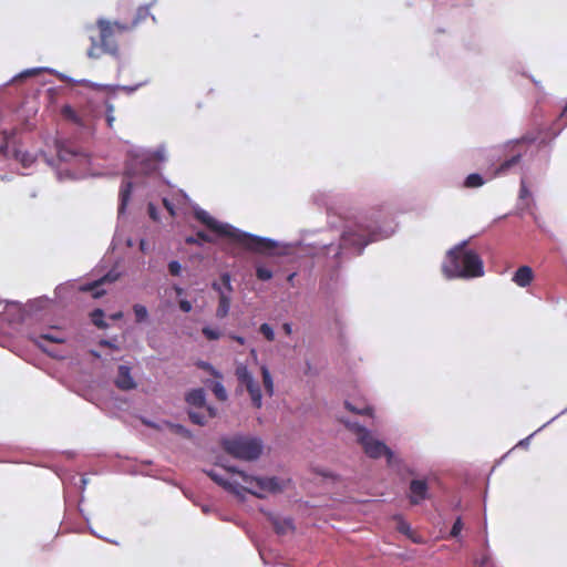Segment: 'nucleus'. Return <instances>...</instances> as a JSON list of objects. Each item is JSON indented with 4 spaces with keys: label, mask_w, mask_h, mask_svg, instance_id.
I'll use <instances>...</instances> for the list:
<instances>
[{
    "label": "nucleus",
    "mask_w": 567,
    "mask_h": 567,
    "mask_svg": "<svg viewBox=\"0 0 567 567\" xmlns=\"http://www.w3.org/2000/svg\"><path fill=\"white\" fill-rule=\"evenodd\" d=\"M131 30L132 25L104 18L97 19L94 27H87V31L91 32L87 56L90 59H99L102 54L117 56L120 52L118 38Z\"/></svg>",
    "instance_id": "obj_1"
},
{
    "label": "nucleus",
    "mask_w": 567,
    "mask_h": 567,
    "mask_svg": "<svg viewBox=\"0 0 567 567\" xmlns=\"http://www.w3.org/2000/svg\"><path fill=\"white\" fill-rule=\"evenodd\" d=\"M194 215L195 218L203 225H205L209 230L220 236L233 239L235 243L239 244L240 246L248 250L256 252H265L272 250L277 247V243L272 239L250 235L240 231L228 224L218 223L204 209H196Z\"/></svg>",
    "instance_id": "obj_2"
},
{
    "label": "nucleus",
    "mask_w": 567,
    "mask_h": 567,
    "mask_svg": "<svg viewBox=\"0 0 567 567\" xmlns=\"http://www.w3.org/2000/svg\"><path fill=\"white\" fill-rule=\"evenodd\" d=\"M442 271L447 278H475L484 274L483 260L463 241L446 254Z\"/></svg>",
    "instance_id": "obj_3"
},
{
    "label": "nucleus",
    "mask_w": 567,
    "mask_h": 567,
    "mask_svg": "<svg viewBox=\"0 0 567 567\" xmlns=\"http://www.w3.org/2000/svg\"><path fill=\"white\" fill-rule=\"evenodd\" d=\"M229 473L236 474L241 478L245 485L240 484V495L243 492L264 498L269 493H278L284 489V484L277 477H256L247 475L245 472L237 471L235 467H225Z\"/></svg>",
    "instance_id": "obj_4"
},
{
    "label": "nucleus",
    "mask_w": 567,
    "mask_h": 567,
    "mask_svg": "<svg viewBox=\"0 0 567 567\" xmlns=\"http://www.w3.org/2000/svg\"><path fill=\"white\" fill-rule=\"evenodd\" d=\"M221 446L227 454L244 461L257 460L262 452L261 441L247 436L225 439Z\"/></svg>",
    "instance_id": "obj_5"
},
{
    "label": "nucleus",
    "mask_w": 567,
    "mask_h": 567,
    "mask_svg": "<svg viewBox=\"0 0 567 567\" xmlns=\"http://www.w3.org/2000/svg\"><path fill=\"white\" fill-rule=\"evenodd\" d=\"M346 426L352 431L358 439V442L362 445L364 453L372 457L379 458L383 455L389 458L392 457L391 450L381 441L373 439L370 431H368L364 426L350 421H343Z\"/></svg>",
    "instance_id": "obj_6"
},
{
    "label": "nucleus",
    "mask_w": 567,
    "mask_h": 567,
    "mask_svg": "<svg viewBox=\"0 0 567 567\" xmlns=\"http://www.w3.org/2000/svg\"><path fill=\"white\" fill-rule=\"evenodd\" d=\"M374 239V230L370 228L361 229V227L358 226V230L348 229L342 234L340 246L342 248H355L361 252L362 249Z\"/></svg>",
    "instance_id": "obj_7"
},
{
    "label": "nucleus",
    "mask_w": 567,
    "mask_h": 567,
    "mask_svg": "<svg viewBox=\"0 0 567 567\" xmlns=\"http://www.w3.org/2000/svg\"><path fill=\"white\" fill-rule=\"evenodd\" d=\"M238 382L244 385L250 395L252 405L256 409H260L262 405V395L259 383L254 379L248 368L244 364H239L235 370Z\"/></svg>",
    "instance_id": "obj_8"
},
{
    "label": "nucleus",
    "mask_w": 567,
    "mask_h": 567,
    "mask_svg": "<svg viewBox=\"0 0 567 567\" xmlns=\"http://www.w3.org/2000/svg\"><path fill=\"white\" fill-rule=\"evenodd\" d=\"M158 155H136L126 167L127 176L150 175L157 171Z\"/></svg>",
    "instance_id": "obj_9"
},
{
    "label": "nucleus",
    "mask_w": 567,
    "mask_h": 567,
    "mask_svg": "<svg viewBox=\"0 0 567 567\" xmlns=\"http://www.w3.org/2000/svg\"><path fill=\"white\" fill-rule=\"evenodd\" d=\"M0 154L7 158H14L24 167H29L35 159L34 156L27 151L11 146L10 136L6 133H3V137L0 140Z\"/></svg>",
    "instance_id": "obj_10"
},
{
    "label": "nucleus",
    "mask_w": 567,
    "mask_h": 567,
    "mask_svg": "<svg viewBox=\"0 0 567 567\" xmlns=\"http://www.w3.org/2000/svg\"><path fill=\"white\" fill-rule=\"evenodd\" d=\"M31 340L43 352L48 353L51 357H54L53 352L45 346V342L64 343L66 338L60 330L51 329L48 332L41 333L35 337H31Z\"/></svg>",
    "instance_id": "obj_11"
},
{
    "label": "nucleus",
    "mask_w": 567,
    "mask_h": 567,
    "mask_svg": "<svg viewBox=\"0 0 567 567\" xmlns=\"http://www.w3.org/2000/svg\"><path fill=\"white\" fill-rule=\"evenodd\" d=\"M427 484L423 480H412L410 483L409 499L412 505H419L427 498Z\"/></svg>",
    "instance_id": "obj_12"
},
{
    "label": "nucleus",
    "mask_w": 567,
    "mask_h": 567,
    "mask_svg": "<svg viewBox=\"0 0 567 567\" xmlns=\"http://www.w3.org/2000/svg\"><path fill=\"white\" fill-rule=\"evenodd\" d=\"M117 389L128 391L136 388V382L131 375V369L127 365H120L117 369V377L114 381Z\"/></svg>",
    "instance_id": "obj_13"
},
{
    "label": "nucleus",
    "mask_w": 567,
    "mask_h": 567,
    "mask_svg": "<svg viewBox=\"0 0 567 567\" xmlns=\"http://www.w3.org/2000/svg\"><path fill=\"white\" fill-rule=\"evenodd\" d=\"M212 287L214 290H216L219 293L218 306L216 309V318H218L220 320L225 319L228 316L229 309H230V301H231L230 295H227L221 289V287L218 282H213Z\"/></svg>",
    "instance_id": "obj_14"
},
{
    "label": "nucleus",
    "mask_w": 567,
    "mask_h": 567,
    "mask_svg": "<svg viewBox=\"0 0 567 567\" xmlns=\"http://www.w3.org/2000/svg\"><path fill=\"white\" fill-rule=\"evenodd\" d=\"M207 476H209L216 484L220 485L225 489L240 495V483L237 480H225L221 475H219L215 470L205 471Z\"/></svg>",
    "instance_id": "obj_15"
},
{
    "label": "nucleus",
    "mask_w": 567,
    "mask_h": 567,
    "mask_svg": "<svg viewBox=\"0 0 567 567\" xmlns=\"http://www.w3.org/2000/svg\"><path fill=\"white\" fill-rule=\"evenodd\" d=\"M523 157V152L517 151L513 152L509 157L505 158L499 166L495 169L493 176H502L506 175L513 167L517 166L520 163Z\"/></svg>",
    "instance_id": "obj_16"
},
{
    "label": "nucleus",
    "mask_w": 567,
    "mask_h": 567,
    "mask_svg": "<svg viewBox=\"0 0 567 567\" xmlns=\"http://www.w3.org/2000/svg\"><path fill=\"white\" fill-rule=\"evenodd\" d=\"M534 279V271L529 266H520L513 276V281L522 288L528 287Z\"/></svg>",
    "instance_id": "obj_17"
},
{
    "label": "nucleus",
    "mask_w": 567,
    "mask_h": 567,
    "mask_svg": "<svg viewBox=\"0 0 567 567\" xmlns=\"http://www.w3.org/2000/svg\"><path fill=\"white\" fill-rule=\"evenodd\" d=\"M204 409L205 412H197L193 410L188 412V417L194 424L205 425L208 419H213L216 416L217 410L214 406L208 405Z\"/></svg>",
    "instance_id": "obj_18"
},
{
    "label": "nucleus",
    "mask_w": 567,
    "mask_h": 567,
    "mask_svg": "<svg viewBox=\"0 0 567 567\" xmlns=\"http://www.w3.org/2000/svg\"><path fill=\"white\" fill-rule=\"evenodd\" d=\"M186 402L194 408H206L205 391L203 389H194L186 395Z\"/></svg>",
    "instance_id": "obj_19"
},
{
    "label": "nucleus",
    "mask_w": 567,
    "mask_h": 567,
    "mask_svg": "<svg viewBox=\"0 0 567 567\" xmlns=\"http://www.w3.org/2000/svg\"><path fill=\"white\" fill-rule=\"evenodd\" d=\"M133 184L130 181H123L121 189H120V206L118 213H123L126 208V205L130 200L132 193Z\"/></svg>",
    "instance_id": "obj_20"
},
{
    "label": "nucleus",
    "mask_w": 567,
    "mask_h": 567,
    "mask_svg": "<svg viewBox=\"0 0 567 567\" xmlns=\"http://www.w3.org/2000/svg\"><path fill=\"white\" fill-rule=\"evenodd\" d=\"M344 406L348 411L360 414V415H372V408L365 402H359L358 404H353L350 401L344 402Z\"/></svg>",
    "instance_id": "obj_21"
},
{
    "label": "nucleus",
    "mask_w": 567,
    "mask_h": 567,
    "mask_svg": "<svg viewBox=\"0 0 567 567\" xmlns=\"http://www.w3.org/2000/svg\"><path fill=\"white\" fill-rule=\"evenodd\" d=\"M260 371L262 375L265 391L269 396H271L274 394V381L270 371L266 365H262L260 368Z\"/></svg>",
    "instance_id": "obj_22"
},
{
    "label": "nucleus",
    "mask_w": 567,
    "mask_h": 567,
    "mask_svg": "<svg viewBox=\"0 0 567 567\" xmlns=\"http://www.w3.org/2000/svg\"><path fill=\"white\" fill-rule=\"evenodd\" d=\"M272 525L277 534H286L288 530L293 529L291 519L280 520L276 518L274 519Z\"/></svg>",
    "instance_id": "obj_23"
},
{
    "label": "nucleus",
    "mask_w": 567,
    "mask_h": 567,
    "mask_svg": "<svg viewBox=\"0 0 567 567\" xmlns=\"http://www.w3.org/2000/svg\"><path fill=\"white\" fill-rule=\"evenodd\" d=\"M61 115L72 122V123H75V124H81V118L79 116V114L76 113V111L70 106V105H64L62 109H61Z\"/></svg>",
    "instance_id": "obj_24"
},
{
    "label": "nucleus",
    "mask_w": 567,
    "mask_h": 567,
    "mask_svg": "<svg viewBox=\"0 0 567 567\" xmlns=\"http://www.w3.org/2000/svg\"><path fill=\"white\" fill-rule=\"evenodd\" d=\"M148 16H150L148 9L146 7H140L136 10L134 19L131 22L126 23V24L127 25H132V30H133L134 28H136L138 25V23L141 21L146 20Z\"/></svg>",
    "instance_id": "obj_25"
},
{
    "label": "nucleus",
    "mask_w": 567,
    "mask_h": 567,
    "mask_svg": "<svg viewBox=\"0 0 567 567\" xmlns=\"http://www.w3.org/2000/svg\"><path fill=\"white\" fill-rule=\"evenodd\" d=\"M483 184H484V179L477 173L470 174L464 182V186L467 188H476V187L482 186Z\"/></svg>",
    "instance_id": "obj_26"
},
{
    "label": "nucleus",
    "mask_w": 567,
    "mask_h": 567,
    "mask_svg": "<svg viewBox=\"0 0 567 567\" xmlns=\"http://www.w3.org/2000/svg\"><path fill=\"white\" fill-rule=\"evenodd\" d=\"M104 312L102 309H95L91 312V320L97 328L104 329L107 324L104 321Z\"/></svg>",
    "instance_id": "obj_27"
},
{
    "label": "nucleus",
    "mask_w": 567,
    "mask_h": 567,
    "mask_svg": "<svg viewBox=\"0 0 567 567\" xmlns=\"http://www.w3.org/2000/svg\"><path fill=\"white\" fill-rule=\"evenodd\" d=\"M212 391L216 399L221 402L226 401L228 398L227 391L220 382H214L212 385Z\"/></svg>",
    "instance_id": "obj_28"
},
{
    "label": "nucleus",
    "mask_w": 567,
    "mask_h": 567,
    "mask_svg": "<svg viewBox=\"0 0 567 567\" xmlns=\"http://www.w3.org/2000/svg\"><path fill=\"white\" fill-rule=\"evenodd\" d=\"M274 276V272L271 269L262 266V265H256V277L261 281L270 280Z\"/></svg>",
    "instance_id": "obj_29"
},
{
    "label": "nucleus",
    "mask_w": 567,
    "mask_h": 567,
    "mask_svg": "<svg viewBox=\"0 0 567 567\" xmlns=\"http://www.w3.org/2000/svg\"><path fill=\"white\" fill-rule=\"evenodd\" d=\"M133 311H134V315H135V320L138 323L145 321L147 319V317H148L147 309L143 305H138V303L134 305Z\"/></svg>",
    "instance_id": "obj_30"
},
{
    "label": "nucleus",
    "mask_w": 567,
    "mask_h": 567,
    "mask_svg": "<svg viewBox=\"0 0 567 567\" xmlns=\"http://www.w3.org/2000/svg\"><path fill=\"white\" fill-rule=\"evenodd\" d=\"M202 333L209 341L218 340L221 337V331L219 329L210 328V327H204L202 329Z\"/></svg>",
    "instance_id": "obj_31"
},
{
    "label": "nucleus",
    "mask_w": 567,
    "mask_h": 567,
    "mask_svg": "<svg viewBox=\"0 0 567 567\" xmlns=\"http://www.w3.org/2000/svg\"><path fill=\"white\" fill-rule=\"evenodd\" d=\"M259 331L268 341L275 340V332H274V329L270 327V324L262 323L259 327Z\"/></svg>",
    "instance_id": "obj_32"
},
{
    "label": "nucleus",
    "mask_w": 567,
    "mask_h": 567,
    "mask_svg": "<svg viewBox=\"0 0 567 567\" xmlns=\"http://www.w3.org/2000/svg\"><path fill=\"white\" fill-rule=\"evenodd\" d=\"M220 281H221V284H219L220 287L221 288L224 287L227 290V295H230L233 291L230 275L227 272L223 274L220 276Z\"/></svg>",
    "instance_id": "obj_33"
},
{
    "label": "nucleus",
    "mask_w": 567,
    "mask_h": 567,
    "mask_svg": "<svg viewBox=\"0 0 567 567\" xmlns=\"http://www.w3.org/2000/svg\"><path fill=\"white\" fill-rule=\"evenodd\" d=\"M169 426L174 433L179 434L184 437H190V435H192L190 431L181 424H171Z\"/></svg>",
    "instance_id": "obj_34"
},
{
    "label": "nucleus",
    "mask_w": 567,
    "mask_h": 567,
    "mask_svg": "<svg viewBox=\"0 0 567 567\" xmlns=\"http://www.w3.org/2000/svg\"><path fill=\"white\" fill-rule=\"evenodd\" d=\"M198 367L200 369L209 372L210 374H213L216 378H220L221 377L220 373L217 370H215V368L210 363H208V362L200 361V362H198Z\"/></svg>",
    "instance_id": "obj_35"
},
{
    "label": "nucleus",
    "mask_w": 567,
    "mask_h": 567,
    "mask_svg": "<svg viewBox=\"0 0 567 567\" xmlns=\"http://www.w3.org/2000/svg\"><path fill=\"white\" fill-rule=\"evenodd\" d=\"M113 113H114V106L112 104L107 103L106 104V123L110 128L113 127V123L115 121Z\"/></svg>",
    "instance_id": "obj_36"
},
{
    "label": "nucleus",
    "mask_w": 567,
    "mask_h": 567,
    "mask_svg": "<svg viewBox=\"0 0 567 567\" xmlns=\"http://www.w3.org/2000/svg\"><path fill=\"white\" fill-rule=\"evenodd\" d=\"M462 529H463V523H462L461 517H458L454 522L450 534L452 537H457L461 534Z\"/></svg>",
    "instance_id": "obj_37"
},
{
    "label": "nucleus",
    "mask_w": 567,
    "mask_h": 567,
    "mask_svg": "<svg viewBox=\"0 0 567 567\" xmlns=\"http://www.w3.org/2000/svg\"><path fill=\"white\" fill-rule=\"evenodd\" d=\"M168 270L172 276H178L181 274L182 267L181 264L176 260H172L168 264Z\"/></svg>",
    "instance_id": "obj_38"
},
{
    "label": "nucleus",
    "mask_w": 567,
    "mask_h": 567,
    "mask_svg": "<svg viewBox=\"0 0 567 567\" xmlns=\"http://www.w3.org/2000/svg\"><path fill=\"white\" fill-rule=\"evenodd\" d=\"M529 196V190L527 188V185L524 179L520 182V188H519V197L522 199L527 198Z\"/></svg>",
    "instance_id": "obj_39"
},
{
    "label": "nucleus",
    "mask_w": 567,
    "mask_h": 567,
    "mask_svg": "<svg viewBox=\"0 0 567 567\" xmlns=\"http://www.w3.org/2000/svg\"><path fill=\"white\" fill-rule=\"evenodd\" d=\"M197 238H198V241L199 244L202 243H212V237L209 235H207L205 231H197Z\"/></svg>",
    "instance_id": "obj_40"
},
{
    "label": "nucleus",
    "mask_w": 567,
    "mask_h": 567,
    "mask_svg": "<svg viewBox=\"0 0 567 567\" xmlns=\"http://www.w3.org/2000/svg\"><path fill=\"white\" fill-rule=\"evenodd\" d=\"M178 305H179V309L184 312H189L193 308L192 303L186 299L179 300Z\"/></svg>",
    "instance_id": "obj_41"
},
{
    "label": "nucleus",
    "mask_w": 567,
    "mask_h": 567,
    "mask_svg": "<svg viewBox=\"0 0 567 567\" xmlns=\"http://www.w3.org/2000/svg\"><path fill=\"white\" fill-rule=\"evenodd\" d=\"M163 205L167 209V212L169 213L171 216H175V207L167 198L163 199Z\"/></svg>",
    "instance_id": "obj_42"
},
{
    "label": "nucleus",
    "mask_w": 567,
    "mask_h": 567,
    "mask_svg": "<svg viewBox=\"0 0 567 567\" xmlns=\"http://www.w3.org/2000/svg\"><path fill=\"white\" fill-rule=\"evenodd\" d=\"M185 243L189 244V245H200L198 241L197 235L186 237Z\"/></svg>",
    "instance_id": "obj_43"
},
{
    "label": "nucleus",
    "mask_w": 567,
    "mask_h": 567,
    "mask_svg": "<svg viewBox=\"0 0 567 567\" xmlns=\"http://www.w3.org/2000/svg\"><path fill=\"white\" fill-rule=\"evenodd\" d=\"M148 213H150L151 218H153L154 220H157L156 209L153 204L148 205Z\"/></svg>",
    "instance_id": "obj_44"
},
{
    "label": "nucleus",
    "mask_w": 567,
    "mask_h": 567,
    "mask_svg": "<svg viewBox=\"0 0 567 567\" xmlns=\"http://www.w3.org/2000/svg\"><path fill=\"white\" fill-rule=\"evenodd\" d=\"M282 330L285 331L286 334L290 336L291 332H292V328H291V324L288 323V322H285L282 324Z\"/></svg>",
    "instance_id": "obj_45"
},
{
    "label": "nucleus",
    "mask_w": 567,
    "mask_h": 567,
    "mask_svg": "<svg viewBox=\"0 0 567 567\" xmlns=\"http://www.w3.org/2000/svg\"><path fill=\"white\" fill-rule=\"evenodd\" d=\"M233 340H235L236 342H238L239 344H245V339L240 336H236V334H230L229 336Z\"/></svg>",
    "instance_id": "obj_46"
},
{
    "label": "nucleus",
    "mask_w": 567,
    "mask_h": 567,
    "mask_svg": "<svg viewBox=\"0 0 567 567\" xmlns=\"http://www.w3.org/2000/svg\"><path fill=\"white\" fill-rule=\"evenodd\" d=\"M522 142H525V138H522ZM519 144H520V141H516L515 143H513V145L511 146V151L516 152L515 147L518 146Z\"/></svg>",
    "instance_id": "obj_47"
},
{
    "label": "nucleus",
    "mask_w": 567,
    "mask_h": 567,
    "mask_svg": "<svg viewBox=\"0 0 567 567\" xmlns=\"http://www.w3.org/2000/svg\"><path fill=\"white\" fill-rule=\"evenodd\" d=\"M113 319H120L122 318V312H117L115 315L112 316Z\"/></svg>",
    "instance_id": "obj_48"
},
{
    "label": "nucleus",
    "mask_w": 567,
    "mask_h": 567,
    "mask_svg": "<svg viewBox=\"0 0 567 567\" xmlns=\"http://www.w3.org/2000/svg\"><path fill=\"white\" fill-rule=\"evenodd\" d=\"M141 249L144 250L145 249V246H144V241L142 240L141 241Z\"/></svg>",
    "instance_id": "obj_49"
},
{
    "label": "nucleus",
    "mask_w": 567,
    "mask_h": 567,
    "mask_svg": "<svg viewBox=\"0 0 567 567\" xmlns=\"http://www.w3.org/2000/svg\"><path fill=\"white\" fill-rule=\"evenodd\" d=\"M176 291H177L178 295H181L183 289L182 288H176Z\"/></svg>",
    "instance_id": "obj_50"
},
{
    "label": "nucleus",
    "mask_w": 567,
    "mask_h": 567,
    "mask_svg": "<svg viewBox=\"0 0 567 567\" xmlns=\"http://www.w3.org/2000/svg\"><path fill=\"white\" fill-rule=\"evenodd\" d=\"M295 277V274H291L289 277H288V280H292V278Z\"/></svg>",
    "instance_id": "obj_51"
},
{
    "label": "nucleus",
    "mask_w": 567,
    "mask_h": 567,
    "mask_svg": "<svg viewBox=\"0 0 567 567\" xmlns=\"http://www.w3.org/2000/svg\"><path fill=\"white\" fill-rule=\"evenodd\" d=\"M405 528L408 529L409 527H408V526H405V525H403L400 529H401V530H405Z\"/></svg>",
    "instance_id": "obj_52"
},
{
    "label": "nucleus",
    "mask_w": 567,
    "mask_h": 567,
    "mask_svg": "<svg viewBox=\"0 0 567 567\" xmlns=\"http://www.w3.org/2000/svg\"><path fill=\"white\" fill-rule=\"evenodd\" d=\"M109 279V276H104V278L102 279V281H106Z\"/></svg>",
    "instance_id": "obj_53"
},
{
    "label": "nucleus",
    "mask_w": 567,
    "mask_h": 567,
    "mask_svg": "<svg viewBox=\"0 0 567 567\" xmlns=\"http://www.w3.org/2000/svg\"><path fill=\"white\" fill-rule=\"evenodd\" d=\"M101 293L99 291L94 292V297H99Z\"/></svg>",
    "instance_id": "obj_54"
}]
</instances>
